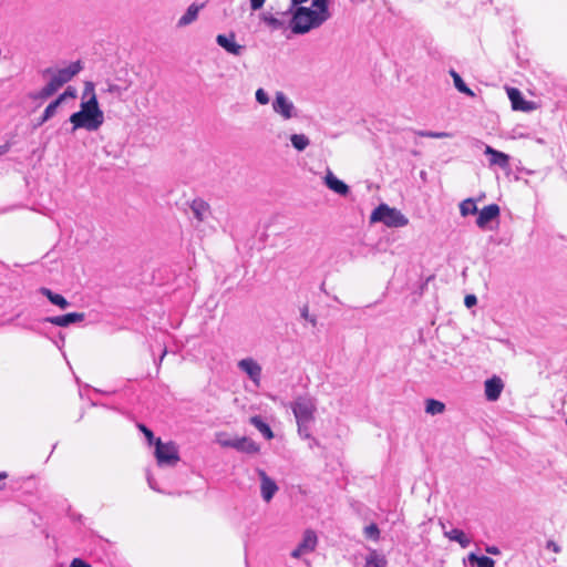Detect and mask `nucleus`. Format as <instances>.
I'll list each match as a JSON object with an SVG mask.
<instances>
[{
	"mask_svg": "<svg viewBox=\"0 0 567 567\" xmlns=\"http://www.w3.org/2000/svg\"><path fill=\"white\" fill-rule=\"evenodd\" d=\"M83 69L81 61H74L65 68H48L42 71L43 78H49L48 83L38 92L30 93L31 100H47L55 94L65 83L70 82Z\"/></svg>",
	"mask_w": 567,
	"mask_h": 567,
	"instance_id": "obj_1",
	"label": "nucleus"
},
{
	"mask_svg": "<svg viewBox=\"0 0 567 567\" xmlns=\"http://www.w3.org/2000/svg\"><path fill=\"white\" fill-rule=\"evenodd\" d=\"M290 18L288 28L295 34H305L313 29L321 27L329 19L313 7H303L301 4L291 9L289 7Z\"/></svg>",
	"mask_w": 567,
	"mask_h": 567,
	"instance_id": "obj_2",
	"label": "nucleus"
},
{
	"mask_svg": "<svg viewBox=\"0 0 567 567\" xmlns=\"http://www.w3.org/2000/svg\"><path fill=\"white\" fill-rule=\"evenodd\" d=\"M69 121L72 124V132L79 128L94 132L103 125L104 113L97 100H86L81 102L80 111L73 113Z\"/></svg>",
	"mask_w": 567,
	"mask_h": 567,
	"instance_id": "obj_3",
	"label": "nucleus"
},
{
	"mask_svg": "<svg viewBox=\"0 0 567 567\" xmlns=\"http://www.w3.org/2000/svg\"><path fill=\"white\" fill-rule=\"evenodd\" d=\"M290 408L296 417L299 436L310 439L311 424L316 419L317 400L309 395H300L290 403Z\"/></svg>",
	"mask_w": 567,
	"mask_h": 567,
	"instance_id": "obj_4",
	"label": "nucleus"
},
{
	"mask_svg": "<svg viewBox=\"0 0 567 567\" xmlns=\"http://www.w3.org/2000/svg\"><path fill=\"white\" fill-rule=\"evenodd\" d=\"M371 223H383L388 227H404L409 219L396 208L386 204L379 205L370 216Z\"/></svg>",
	"mask_w": 567,
	"mask_h": 567,
	"instance_id": "obj_5",
	"label": "nucleus"
},
{
	"mask_svg": "<svg viewBox=\"0 0 567 567\" xmlns=\"http://www.w3.org/2000/svg\"><path fill=\"white\" fill-rule=\"evenodd\" d=\"M155 457L159 466H174L179 461L178 449L174 442L155 441Z\"/></svg>",
	"mask_w": 567,
	"mask_h": 567,
	"instance_id": "obj_6",
	"label": "nucleus"
},
{
	"mask_svg": "<svg viewBox=\"0 0 567 567\" xmlns=\"http://www.w3.org/2000/svg\"><path fill=\"white\" fill-rule=\"evenodd\" d=\"M272 109L285 120H289L296 116V107L284 92H276L275 100L272 102Z\"/></svg>",
	"mask_w": 567,
	"mask_h": 567,
	"instance_id": "obj_7",
	"label": "nucleus"
},
{
	"mask_svg": "<svg viewBox=\"0 0 567 567\" xmlns=\"http://www.w3.org/2000/svg\"><path fill=\"white\" fill-rule=\"evenodd\" d=\"M318 543L317 535L313 530L307 529L302 535L300 544L291 551V557L300 558L316 549Z\"/></svg>",
	"mask_w": 567,
	"mask_h": 567,
	"instance_id": "obj_8",
	"label": "nucleus"
},
{
	"mask_svg": "<svg viewBox=\"0 0 567 567\" xmlns=\"http://www.w3.org/2000/svg\"><path fill=\"white\" fill-rule=\"evenodd\" d=\"M216 42L226 52L233 55H241L245 50L244 45H240L236 42V35L233 32L229 34H218L216 37Z\"/></svg>",
	"mask_w": 567,
	"mask_h": 567,
	"instance_id": "obj_9",
	"label": "nucleus"
},
{
	"mask_svg": "<svg viewBox=\"0 0 567 567\" xmlns=\"http://www.w3.org/2000/svg\"><path fill=\"white\" fill-rule=\"evenodd\" d=\"M238 368L245 372L249 379L259 386L261 378V367L252 358H246L238 362Z\"/></svg>",
	"mask_w": 567,
	"mask_h": 567,
	"instance_id": "obj_10",
	"label": "nucleus"
},
{
	"mask_svg": "<svg viewBox=\"0 0 567 567\" xmlns=\"http://www.w3.org/2000/svg\"><path fill=\"white\" fill-rule=\"evenodd\" d=\"M484 388L486 400L495 402L499 399L503 392L504 382L499 377L494 375L485 381Z\"/></svg>",
	"mask_w": 567,
	"mask_h": 567,
	"instance_id": "obj_11",
	"label": "nucleus"
},
{
	"mask_svg": "<svg viewBox=\"0 0 567 567\" xmlns=\"http://www.w3.org/2000/svg\"><path fill=\"white\" fill-rule=\"evenodd\" d=\"M290 16L289 9L286 12L280 13V17H277L269 12H264L260 16V19L272 30H282L288 27V21L286 18Z\"/></svg>",
	"mask_w": 567,
	"mask_h": 567,
	"instance_id": "obj_12",
	"label": "nucleus"
},
{
	"mask_svg": "<svg viewBox=\"0 0 567 567\" xmlns=\"http://www.w3.org/2000/svg\"><path fill=\"white\" fill-rule=\"evenodd\" d=\"M85 318V315L82 312H71L62 316L48 317L44 321L50 322L58 327H68L72 323L81 322Z\"/></svg>",
	"mask_w": 567,
	"mask_h": 567,
	"instance_id": "obj_13",
	"label": "nucleus"
},
{
	"mask_svg": "<svg viewBox=\"0 0 567 567\" xmlns=\"http://www.w3.org/2000/svg\"><path fill=\"white\" fill-rule=\"evenodd\" d=\"M189 208L194 218L198 223L205 221L210 215V207L208 203H206L202 198H195L194 200H192V203L189 204Z\"/></svg>",
	"mask_w": 567,
	"mask_h": 567,
	"instance_id": "obj_14",
	"label": "nucleus"
},
{
	"mask_svg": "<svg viewBox=\"0 0 567 567\" xmlns=\"http://www.w3.org/2000/svg\"><path fill=\"white\" fill-rule=\"evenodd\" d=\"M485 155L489 156V165L507 168L509 166V156L503 152L494 150L492 146L486 145Z\"/></svg>",
	"mask_w": 567,
	"mask_h": 567,
	"instance_id": "obj_15",
	"label": "nucleus"
},
{
	"mask_svg": "<svg viewBox=\"0 0 567 567\" xmlns=\"http://www.w3.org/2000/svg\"><path fill=\"white\" fill-rule=\"evenodd\" d=\"M499 216V207L496 204L485 206L480 210L476 224L480 228H485L486 225Z\"/></svg>",
	"mask_w": 567,
	"mask_h": 567,
	"instance_id": "obj_16",
	"label": "nucleus"
},
{
	"mask_svg": "<svg viewBox=\"0 0 567 567\" xmlns=\"http://www.w3.org/2000/svg\"><path fill=\"white\" fill-rule=\"evenodd\" d=\"M326 186L334 193L347 196L350 192L349 186L342 181L338 179L331 171H328L324 176Z\"/></svg>",
	"mask_w": 567,
	"mask_h": 567,
	"instance_id": "obj_17",
	"label": "nucleus"
},
{
	"mask_svg": "<svg viewBox=\"0 0 567 567\" xmlns=\"http://www.w3.org/2000/svg\"><path fill=\"white\" fill-rule=\"evenodd\" d=\"M259 476L261 481V496L266 502H270L278 491V486L264 471H259Z\"/></svg>",
	"mask_w": 567,
	"mask_h": 567,
	"instance_id": "obj_18",
	"label": "nucleus"
},
{
	"mask_svg": "<svg viewBox=\"0 0 567 567\" xmlns=\"http://www.w3.org/2000/svg\"><path fill=\"white\" fill-rule=\"evenodd\" d=\"M507 95L512 102V106L514 110H519V111L532 110V103L527 102L523 99V95L518 89H515V87L507 89Z\"/></svg>",
	"mask_w": 567,
	"mask_h": 567,
	"instance_id": "obj_19",
	"label": "nucleus"
},
{
	"mask_svg": "<svg viewBox=\"0 0 567 567\" xmlns=\"http://www.w3.org/2000/svg\"><path fill=\"white\" fill-rule=\"evenodd\" d=\"M233 449L248 454H256L259 452L258 444L246 436L234 439Z\"/></svg>",
	"mask_w": 567,
	"mask_h": 567,
	"instance_id": "obj_20",
	"label": "nucleus"
},
{
	"mask_svg": "<svg viewBox=\"0 0 567 567\" xmlns=\"http://www.w3.org/2000/svg\"><path fill=\"white\" fill-rule=\"evenodd\" d=\"M202 8H203V4H200V6H197L195 3L190 4L187 8L186 12L179 18V20L177 22V27L183 28V27H186V25H189L190 23H193L197 19L198 12Z\"/></svg>",
	"mask_w": 567,
	"mask_h": 567,
	"instance_id": "obj_21",
	"label": "nucleus"
},
{
	"mask_svg": "<svg viewBox=\"0 0 567 567\" xmlns=\"http://www.w3.org/2000/svg\"><path fill=\"white\" fill-rule=\"evenodd\" d=\"M39 292L45 296L51 303L58 306L61 309H66L70 306V302L62 295L55 293L49 288L41 287Z\"/></svg>",
	"mask_w": 567,
	"mask_h": 567,
	"instance_id": "obj_22",
	"label": "nucleus"
},
{
	"mask_svg": "<svg viewBox=\"0 0 567 567\" xmlns=\"http://www.w3.org/2000/svg\"><path fill=\"white\" fill-rule=\"evenodd\" d=\"M444 536L447 537L450 540L457 542L462 548H466L471 544V538L467 537L466 534L458 528H453L449 532H444Z\"/></svg>",
	"mask_w": 567,
	"mask_h": 567,
	"instance_id": "obj_23",
	"label": "nucleus"
},
{
	"mask_svg": "<svg viewBox=\"0 0 567 567\" xmlns=\"http://www.w3.org/2000/svg\"><path fill=\"white\" fill-rule=\"evenodd\" d=\"M388 560L384 555L372 549L365 558V567H386Z\"/></svg>",
	"mask_w": 567,
	"mask_h": 567,
	"instance_id": "obj_24",
	"label": "nucleus"
},
{
	"mask_svg": "<svg viewBox=\"0 0 567 567\" xmlns=\"http://www.w3.org/2000/svg\"><path fill=\"white\" fill-rule=\"evenodd\" d=\"M249 421L267 440H271L274 437L270 426L265 423L260 416H251Z\"/></svg>",
	"mask_w": 567,
	"mask_h": 567,
	"instance_id": "obj_25",
	"label": "nucleus"
},
{
	"mask_svg": "<svg viewBox=\"0 0 567 567\" xmlns=\"http://www.w3.org/2000/svg\"><path fill=\"white\" fill-rule=\"evenodd\" d=\"M291 145L298 152L305 151L310 145V140L305 134H292L290 136Z\"/></svg>",
	"mask_w": 567,
	"mask_h": 567,
	"instance_id": "obj_26",
	"label": "nucleus"
},
{
	"mask_svg": "<svg viewBox=\"0 0 567 567\" xmlns=\"http://www.w3.org/2000/svg\"><path fill=\"white\" fill-rule=\"evenodd\" d=\"M445 411V404L434 399L425 401V412L431 415L442 414Z\"/></svg>",
	"mask_w": 567,
	"mask_h": 567,
	"instance_id": "obj_27",
	"label": "nucleus"
},
{
	"mask_svg": "<svg viewBox=\"0 0 567 567\" xmlns=\"http://www.w3.org/2000/svg\"><path fill=\"white\" fill-rule=\"evenodd\" d=\"M460 212L462 216H467L476 214L478 209L475 202L472 198H467L460 204Z\"/></svg>",
	"mask_w": 567,
	"mask_h": 567,
	"instance_id": "obj_28",
	"label": "nucleus"
},
{
	"mask_svg": "<svg viewBox=\"0 0 567 567\" xmlns=\"http://www.w3.org/2000/svg\"><path fill=\"white\" fill-rule=\"evenodd\" d=\"M60 105L55 102V101H52L44 110L42 116L39 118V122H38V126H41L43 125L47 121H49L51 117L54 116V114L56 113V110Z\"/></svg>",
	"mask_w": 567,
	"mask_h": 567,
	"instance_id": "obj_29",
	"label": "nucleus"
},
{
	"mask_svg": "<svg viewBox=\"0 0 567 567\" xmlns=\"http://www.w3.org/2000/svg\"><path fill=\"white\" fill-rule=\"evenodd\" d=\"M311 7L319 10L328 19L331 18V12L329 10V0H312Z\"/></svg>",
	"mask_w": 567,
	"mask_h": 567,
	"instance_id": "obj_30",
	"label": "nucleus"
},
{
	"mask_svg": "<svg viewBox=\"0 0 567 567\" xmlns=\"http://www.w3.org/2000/svg\"><path fill=\"white\" fill-rule=\"evenodd\" d=\"M128 89V85L122 86L115 83H107L106 92L116 96L117 99H122L124 92Z\"/></svg>",
	"mask_w": 567,
	"mask_h": 567,
	"instance_id": "obj_31",
	"label": "nucleus"
},
{
	"mask_svg": "<svg viewBox=\"0 0 567 567\" xmlns=\"http://www.w3.org/2000/svg\"><path fill=\"white\" fill-rule=\"evenodd\" d=\"M415 134L422 137H431V138H447L451 137L452 134L449 132H432V131H415Z\"/></svg>",
	"mask_w": 567,
	"mask_h": 567,
	"instance_id": "obj_32",
	"label": "nucleus"
},
{
	"mask_svg": "<svg viewBox=\"0 0 567 567\" xmlns=\"http://www.w3.org/2000/svg\"><path fill=\"white\" fill-rule=\"evenodd\" d=\"M97 100L95 94V87L93 82H85L84 90L82 93V101Z\"/></svg>",
	"mask_w": 567,
	"mask_h": 567,
	"instance_id": "obj_33",
	"label": "nucleus"
},
{
	"mask_svg": "<svg viewBox=\"0 0 567 567\" xmlns=\"http://www.w3.org/2000/svg\"><path fill=\"white\" fill-rule=\"evenodd\" d=\"M76 96V90L73 86H68L66 90L60 94L54 101L61 105L66 99H74Z\"/></svg>",
	"mask_w": 567,
	"mask_h": 567,
	"instance_id": "obj_34",
	"label": "nucleus"
},
{
	"mask_svg": "<svg viewBox=\"0 0 567 567\" xmlns=\"http://www.w3.org/2000/svg\"><path fill=\"white\" fill-rule=\"evenodd\" d=\"M454 85L460 92H462L471 97L475 96L474 92L465 84V82L463 81L462 78L456 79V82H454Z\"/></svg>",
	"mask_w": 567,
	"mask_h": 567,
	"instance_id": "obj_35",
	"label": "nucleus"
},
{
	"mask_svg": "<svg viewBox=\"0 0 567 567\" xmlns=\"http://www.w3.org/2000/svg\"><path fill=\"white\" fill-rule=\"evenodd\" d=\"M364 534L369 538L379 539L380 530L375 524H370L364 528Z\"/></svg>",
	"mask_w": 567,
	"mask_h": 567,
	"instance_id": "obj_36",
	"label": "nucleus"
},
{
	"mask_svg": "<svg viewBox=\"0 0 567 567\" xmlns=\"http://www.w3.org/2000/svg\"><path fill=\"white\" fill-rule=\"evenodd\" d=\"M137 427L140 429L141 432L144 433L148 444L150 445H152V444L155 445L156 439L154 437L153 432L147 426H145L144 424H138Z\"/></svg>",
	"mask_w": 567,
	"mask_h": 567,
	"instance_id": "obj_37",
	"label": "nucleus"
},
{
	"mask_svg": "<svg viewBox=\"0 0 567 567\" xmlns=\"http://www.w3.org/2000/svg\"><path fill=\"white\" fill-rule=\"evenodd\" d=\"M256 100L261 105H266V104L269 103V96H268L267 92L264 89H258L256 91Z\"/></svg>",
	"mask_w": 567,
	"mask_h": 567,
	"instance_id": "obj_38",
	"label": "nucleus"
},
{
	"mask_svg": "<svg viewBox=\"0 0 567 567\" xmlns=\"http://www.w3.org/2000/svg\"><path fill=\"white\" fill-rule=\"evenodd\" d=\"M495 561L487 556H480L476 563L477 567H494Z\"/></svg>",
	"mask_w": 567,
	"mask_h": 567,
	"instance_id": "obj_39",
	"label": "nucleus"
},
{
	"mask_svg": "<svg viewBox=\"0 0 567 567\" xmlns=\"http://www.w3.org/2000/svg\"><path fill=\"white\" fill-rule=\"evenodd\" d=\"M301 317L308 320L313 327L317 324V319L309 315V307L306 305L300 310Z\"/></svg>",
	"mask_w": 567,
	"mask_h": 567,
	"instance_id": "obj_40",
	"label": "nucleus"
},
{
	"mask_svg": "<svg viewBox=\"0 0 567 567\" xmlns=\"http://www.w3.org/2000/svg\"><path fill=\"white\" fill-rule=\"evenodd\" d=\"M217 442L223 447H231L233 449L234 439H223V434H218Z\"/></svg>",
	"mask_w": 567,
	"mask_h": 567,
	"instance_id": "obj_41",
	"label": "nucleus"
},
{
	"mask_svg": "<svg viewBox=\"0 0 567 567\" xmlns=\"http://www.w3.org/2000/svg\"><path fill=\"white\" fill-rule=\"evenodd\" d=\"M69 567H91V565L81 558H74Z\"/></svg>",
	"mask_w": 567,
	"mask_h": 567,
	"instance_id": "obj_42",
	"label": "nucleus"
},
{
	"mask_svg": "<svg viewBox=\"0 0 567 567\" xmlns=\"http://www.w3.org/2000/svg\"><path fill=\"white\" fill-rule=\"evenodd\" d=\"M266 0H250V7L254 11L259 10Z\"/></svg>",
	"mask_w": 567,
	"mask_h": 567,
	"instance_id": "obj_43",
	"label": "nucleus"
},
{
	"mask_svg": "<svg viewBox=\"0 0 567 567\" xmlns=\"http://www.w3.org/2000/svg\"><path fill=\"white\" fill-rule=\"evenodd\" d=\"M546 547L548 549H551L554 553H559L560 551L559 545L556 544L554 540H548L547 544H546Z\"/></svg>",
	"mask_w": 567,
	"mask_h": 567,
	"instance_id": "obj_44",
	"label": "nucleus"
},
{
	"mask_svg": "<svg viewBox=\"0 0 567 567\" xmlns=\"http://www.w3.org/2000/svg\"><path fill=\"white\" fill-rule=\"evenodd\" d=\"M464 302L466 307H472L476 303V297L474 295H468L465 297Z\"/></svg>",
	"mask_w": 567,
	"mask_h": 567,
	"instance_id": "obj_45",
	"label": "nucleus"
},
{
	"mask_svg": "<svg viewBox=\"0 0 567 567\" xmlns=\"http://www.w3.org/2000/svg\"><path fill=\"white\" fill-rule=\"evenodd\" d=\"M478 557H480V556H477L476 554L471 553V554L468 555V561H470L471 564H473V565H474V564L476 565Z\"/></svg>",
	"mask_w": 567,
	"mask_h": 567,
	"instance_id": "obj_46",
	"label": "nucleus"
},
{
	"mask_svg": "<svg viewBox=\"0 0 567 567\" xmlns=\"http://www.w3.org/2000/svg\"><path fill=\"white\" fill-rule=\"evenodd\" d=\"M310 441V449H312L313 446H318L319 445V442L317 439H315L311 434H310V439H308Z\"/></svg>",
	"mask_w": 567,
	"mask_h": 567,
	"instance_id": "obj_47",
	"label": "nucleus"
},
{
	"mask_svg": "<svg viewBox=\"0 0 567 567\" xmlns=\"http://www.w3.org/2000/svg\"><path fill=\"white\" fill-rule=\"evenodd\" d=\"M486 551L489 553V554H493V555L499 554V549L497 547H495V546L487 547Z\"/></svg>",
	"mask_w": 567,
	"mask_h": 567,
	"instance_id": "obj_48",
	"label": "nucleus"
},
{
	"mask_svg": "<svg viewBox=\"0 0 567 567\" xmlns=\"http://www.w3.org/2000/svg\"><path fill=\"white\" fill-rule=\"evenodd\" d=\"M308 0H291V9H293L296 6L305 3Z\"/></svg>",
	"mask_w": 567,
	"mask_h": 567,
	"instance_id": "obj_49",
	"label": "nucleus"
},
{
	"mask_svg": "<svg viewBox=\"0 0 567 567\" xmlns=\"http://www.w3.org/2000/svg\"><path fill=\"white\" fill-rule=\"evenodd\" d=\"M451 76L453 78V82H456V79H461V75L454 70L450 71Z\"/></svg>",
	"mask_w": 567,
	"mask_h": 567,
	"instance_id": "obj_50",
	"label": "nucleus"
},
{
	"mask_svg": "<svg viewBox=\"0 0 567 567\" xmlns=\"http://www.w3.org/2000/svg\"><path fill=\"white\" fill-rule=\"evenodd\" d=\"M8 151H9V146L8 145H1L0 146V155L6 154Z\"/></svg>",
	"mask_w": 567,
	"mask_h": 567,
	"instance_id": "obj_51",
	"label": "nucleus"
},
{
	"mask_svg": "<svg viewBox=\"0 0 567 567\" xmlns=\"http://www.w3.org/2000/svg\"><path fill=\"white\" fill-rule=\"evenodd\" d=\"M165 354H166V350H164V351H163V354H162V355H161V358H159V362H162V361H163V359H164Z\"/></svg>",
	"mask_w": 567,
	"mask_h": 567,
	"instance_id": "obj_52",
	"label": "nucleus"
},
{
	"mask_svg": "<svg viewBox=\"0 0 567 567\" xmlns=\"http://www.w3.org/2000/svg\"><path fill=\"white\" fill-rule=\"evenodd\" d=\"M7 477V474L6 473H0V480L1 478H6Z\"/></svg>",
	"mask_w": 567,
	"mask_h": 567,
	"instance_id": "obj_53",
	"label": "nucleus"
},
{
	"mask_svg": "<svg viewBox=\"0 0 567 567\" xmlns=\"http://www.w3.org/2000/svg\"><path fill=\"white\" fill-rule=\"evenodd\" d=\"M566 423H567V420H566Z\"/></svg>",
	"mask_w": 567,
	"mask_h": 567,
	"instance_id": "obj_54",
	"label": "nucleus"
}]
</instances>
